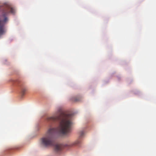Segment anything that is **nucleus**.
Listing matches in <instances>:
<instances>
[{"instance_id": "423d86ee", "label": "nucleus", "mask_w": 156, "mask_h": 156, "mask_svg": "<svg viewBox=\"0 0 156 156\" xmlns=\"http://www.w3.org/2000/svg\"><path fill=\"white\" fill-rule=\"evenodd\" d=\"M84 134V132L83 131H81L80 132V136L82 137Z\"/></svg>"}, {"instance_id": "39448f33", "label": "nucleus", "mask_w": 156, "mask_h": 156, "mask_svg": "<svg viewBox=\"0 0 156 156\" xmlns=\"http://www.w3.org/2000/svg\"><path fill=\"white\" fill-rule=\"evenodd\" d=\"M21 93L23 95H24L25 92L26 91L27 89H26L25 87H22L21 89Z\"/></svg>"}, {"instance_id": "f257e3e1", "label": "nucleus", "mask_w": 156, "mask_h": 156, "mask_svg": "<svg viewBox=\"0 0 156 156\" xmlns=\"http://www.w3.org/2000/svg\"><path fill=\"white\" fill-rule=\"evenodd\" d=\"M73 115L61 112L52 116L48 117L47 120L48 122H58V131L60 134L65 135L70 132L72 125Z\"/></svg>"}, {"instance_id": "0eeeda50", "label": "nucleus", "mask_w": 156, "mask_h": 156, "mask_svg": "<svg viewBox=\"0 0 156 156\" xmlns=\"http://www.w3.org/2000/svg\"><path fill=\"white\" fill-rule=\"evenodd\" d=\"M80 143V141H77V142H76V144H79Z\"/></svg>"}, {"instance_id": "20e7f679", "label": "nucleus", "mask_w": 156, "mask_h": 156, "mask_svg": "<svg viewBox=\"0 0 156 156\" xmlns=\"http://www.w3.org/2000/svg\"><path fill=\"white\" fill-rule=\"evenodd\" d=\"M64 148V146L62 144H56L54 147L55 151L56 153L60 152Z\"/></svg>"}, {"instance_id": "f03ea898", "label": "nucleus", "mask_w": 156, "mask_h": 156, "mask_svg": "<svg viewBox=\"0 0 156 156\" xmlns=\"http://www.w3.org/2000/svg\"><path fill=\"white\" fill-rule=\"evenodd\" d=\"M14 9L9 5H6L3 8L2 15L0 16V37L6 32L4 26L8 20L6 16L9 13H14Z\"/></svg>"}, {"instance_id": "6e6552de", "label": "nucleus", "mask_w": 156, "mask_h": 156, "mask_svg": "<svg viewBox=\"0 0 156 156\" xmlns=\"http://www.w3.org/2000/svg\"><path fill=\"white\" fill-rule=\"evenodd\" d=\"M75 101H80V100L79 99H76Z\"/></svg>"}, {"instance_id": "7ed1b4c3", "label": "nucleus", "mask_w": 156, "mask_h": 156, "mask_svg": "<svg viewBox=\"0 0 156 156\" xmlns=\"http://www.w3.org/2000/svg\"><path fill=\"white\" fill-rule=\"evenodd\" d=\"M56 129L55 128H50L45 136L41 139L42 144L44 146H54L55 144L54 139V136Z\"/></svg>"}]
</instances>
